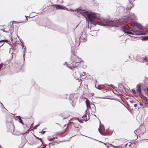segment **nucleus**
<instances>
[{"mask_svg":"<svg viewBox=\"0 0 148 148\" xmlns=\"http://www.w3.org/2000/svg\"><path fill=\"white\" fill-rule=\"evenodd\" d=\"M46 147V145H44L43 146V147H42V148H45Z\"/></svg>","mask_w":148,"mask_h":148,"instance_id":"obj_46","label":"nucleus"},{"mask_svg":"<svg viewBox=\"0 0 148 148\" xmlns=\"http://www.w3.org/2000/svg\"><path fill=\"white\" fill-rule=\"evenodd\" d=\"M1 107L2 108V109H3V111L5 112V111H8V110L4 107L3 104L1 102Z\"/></svg>","mask_w":148,"mask_h":148,"instance_id":"obj_22","label":"nucleus"},{"mask_svg":"<svg viewBox=\"0 0 148 148\" xmlns=\"http://www.w3.org/2000/svg\"><path fill=\"white\" fill-rule=\"evenodd\" d=\"M91 106H92V109H93V110H93V112H95V111H96L95 110V105L94 104H91Z\"/></svg>","mask_w":148,"mask_h":148,"instance_id":"obj_25","label":"nucleus"},{"mask_svg":"<svg viewBox=\"0 0 148 148\" xmlns=\"http://www.w3.org/2000/svg\"><path fill=\"white\" fill-rule=\"evenodd\" d=\"M33 125V123L31 125V127Z\"/></svg>","mask_w":148,"mask_h":148,"instance_id":"obj_53","label":"nucleus"},{"mask_svg":"<svg viewBox=\"0 0 148 148\" xmlns=\"http://www.w3.org/2000/svg\"><path fill=\"white\" fill-rule=\"evenodd\" d=\"M145 58L146 59V60H146L147 61H148V58L147 57H145Z\"/></svg>","mask_w":148,"mask_h":148,"instance_id":"obj_42","label":"nucleus"},{"mask_svg":"<svg viewBox=\"0 0 148 148\" xmlns=\"http://www.w3.org/2000/svg\"><path fill=\"white\" fill-rule=\"evenodd\" d=\"M13 54V51L11 53V55H12V56H13L12 54Z\"/></svg>","mask_w":148,"mask_h":148,"instance_id":"obj_57","label":"nucleus"},{"mask_svg":"<svg viewBox=\"0 0 148 148\" xmlns=\"http://www.w3.org/2000/svg\"><path fill=\"white\" fill-rule=\"evenodd\" d=\"M13 23L10 25V28L9 29H1V30L3 31L4 32L9 33L10 32L11 34L12 33L11 31L13 29Z\"/></svg>","mask_w":148,"mask_h":148,"instance_id":"obj_9","label":"nucleus"},{"mask_svg":"<svg viewBox=\"0 0 148 148\" xmlns=\"http://www.w3.org/2000/svg\"><path fill=\"white\" fill-rule=\"evenodd\" d=\"M141 59H142V60H146V59L145 58V57L144 58H141Z\"/></svg>","mask_w":148,"mask_h":148,"instance_id":"obj_43","label":"nucleus"},{"mask_svg":"<svg viewBox=\"0 0 148 148\" xmlns=\"http://www.w3.org/2000/svg\"><path fill=\"white\" fill-rule=\"evenodd\" d=\"M17 117H18V119L19 120H20V119H21V117L20 116H17Z\"/></svg>","mask_w":148,"mask_h":148,"instance_id":"obj_40","label":"nucleus"},{"mask_svg":"<svg viewBox=\"0 0 148 148\" xmlns=\"http://www.w3.org/2000/svg\"><path fill=\"white\" fill-rule=\"evenodd\" d=\"M69 11H72V12H77V13H80L82 14V10H80V9H76L75 10H72L71 9H70V10H66Z\"/></svg>","mask_w":148,"mask_h":148,"instance_id":"obj_14","label":"nucleus"},{"mask_svg":"<svg viewBox=\"0 0 148 148\" xmlns=\"http://www.w3.org/2000/svg\"><path fill=\"white\" fill-rule=\"evenodd\" d=\"M113 147L114 148H119V147L118 146H114Z\"/></svg>","mask_w":148,"mask_h":148,"instance_id":"obj_44","label":"nucleus"},{"mask_svg":"<svg viewBox=\"0 0 148 148\" xmlns=\"http://www.w3.org/2000/svg\"><path fill=\"white\" fill-rule=\"evenodd\" d=\"M29 144H31V145H33L34 144V143H29Z\"/></svg>","mask_w":148,"mask_h":148,"instance_id":"obj_54","label":"nucleus"},{"mask_svg":"<svg viewBox=\"0 0 148 148\" xmlns=\"http://www.w3.org/2000/svg\"><path fill=\"white\" fill-rule=\"evenodd\" d=\"M82 61V59L79 57H78L75 60V61L74 63H75V64L79 63L81 62Z\"/></svg>","mask_w":148,"mask_h":148,"instance_id":"obj_19","label":"nucleus"},{"mask_svg":"<svg viewBox=\"0 0 148 148\" xmlns=\"http://www.w3.org/2000/svg\"><path fill=\"white\" fill-rule=\"evenodd\" d=\"M45 131H42L41 132V133H42L43 134H44L45 133Z\"/></svg>","mask_w":148,"mask_h":148,"instance_id":"obj_45","label":"nucleus"},{"mask_svg":"<svg viewBox=\"0 0 148 148\" xmlns=\"http://www.w3.org/2000/svg\"><path fill=\"white\" fill-rule=\"evenodd\" d=\"M119 20L115 19L113 20H109L107 19L103 20V22L101 23V25L105 26L108 25L111 27L117 26L118 24H120Z\"/></svg>","mask_w":148,"mask_h":148,"instance_id":"obj_4","label":"nucleus"},{"mask_svg":"<svg viewBox=\"0 0 148 148\" xmlns=\"http://www.w3.org/2000/svg\"><path fill=\"white\" fill-rule=\"evenodd\" d=\"M122 30L125 33L131 35H143L142 33L135 31L134 28H131L127 25H125L122 27Z\"/></svg>","mask_w":148,"mask_h":148,"instance_id":"obj_3","label":"nucleus"},{"mask_svg":"<svg viewBox=\"0 0 148 148\" xmlns=\"http://www.w3.org/2000/svg\"><path fill=\"white\" fill-rule=\"evenodd\" d=\"M66 65L68 67L70 68L71 69H72L74 68L76 66V65H74L73 64L72 65H71L70 66L68 65L67 64Z\"/></svg>","mask_w":148,"mask_h":148,"instance_id":"obj_21","label":"nucleus"},{"mask_svg":"<svg viewBox=\"0 0 148 148\" xmlns=\"http://www.w3.org/2000/svg\"><path fill=\"white\" fill-rule=\"evenodd\" d=\"M54 143H49V146L51 147V145L53 146L54 145Z\"/></svg>","mask_w":148,"mask_h":148,"instance_id":"obj_36","label":"nucleus"},{"mask_svg":"<svg viewBox=\"0 0 148 148\" xmlns=\"http://www.w3.org/2000/svg\"><path fill=\"white\" fill-rule=\"evenodd\" d=\"M40 125V124H39L38 125H36L34 127H33V128L34 129H36L37 127H38V126H39Z\"/></svg>","mask_w":148,"mask_h":148,"instance_id":"obj_35","label":"nucleus"},{"mask_svg":"<svg viewBox=\"0 0 148 148\" xmlns=\"http://www.w3.org/2000/svg\"><path fill=\"white\" fill-rule=\"evenodd\" d=\"M22 67V65L21 64H19L18 66V69H19V70H21Z\"/></svg>","mask_w":148,"mask_h":148,"instance_id":"obj_31","label":"nucleus"},{"mask_svg":"<svg viewBox=\"0 0 148 148\" xmlns=\"http://www.w3.org/2000/svg\"><path fill=\"white\" fill-rule=\"evenodd\" d=\"M19 122L21 123L23 125H25L26 127H27V125L26 124H24L23 122V121L22 119H20L19 121Z\"/></svg>","mask_w":148,"mask_h":148,"instance_id":"obj_29","label":"nucleus"},{"mask_svg":"<svg viewBox=\"0 0 148 148\" xmlns=\"http://www.w3.org/2000/svg\"><path fill=\"white\" fill-rule=\"evenodd\" d=\"M52 138H53V140L55 138V137H52Z\"/></svg>","mask_w":148,"mask_h":148,"instance_id":"obj_52","label":"nucleus"},{"mask_svg":"<svg viewBox=\"0 0 148 148\" xmlns=\"http://www.w3.org/2000/svg\"><path fill=\"white\" fill-rule=\"evenodd\" d=\"M26 18V20L27 21V16H25Z\"/></svg>","mask_w":148,"mask_h":148,"instance_id":"obj_49","label":"nucleus"},{"mask_svg":"<svg viewBox=\"0 0 148 148\" xmlns=\"http://www.w3.org/2000/svg\"><path fill=\"white\" fill-rule=\"evenodd\" d=\"M35 13V12H32V13H31L30 14V15H29V16H28L29 17V18H32L33 17H34V16H35L36 15H32L34 13Z\"/></svg>","mask_w":148,"mask_h":148,"instance_id":"obj_28","label":"nucleus"},{"mask_svg":"<svg viewBox=\"0 0 148 148\" xmlns=\"http://www.w3.org/2000/svg\"><path fill=\"white\" fill-rule=\"evenodd\" d=\"M135 0H129L130 4L132 5V6H134V5L133 4V1H134Z\"/></svg>","mask_w":148,"mask_h":148,"instance_id":"obj_32","label":"nucleus"},{"mask_svg":"<svg viewBox=\"0 0 148 148\" xmlns=\"http://www.w3.org/2000/svg\"><path fill=\"white\" fill-rule=\"evenodd\" d=\"M54 6L56 7V8L57 10H68V9L66 8V7L63 6L62 5H54Z\"/></svg>","mask_w":148,"mask_h":148,"instance_id":"obj_10","label":"nucleus"},{"mask_svg":"<svg viewBox=\"0 0 148 148\" xmlns=\"http://www.w3.org/2000/svg\"><path fill=\"white\" fill-rule=\"evenodd\" d=\"M74 47L73 46H71V61L73 62V63H74L75 62V60L78 57L75 54V53L73 50Z\"/></svg>","mask_w":148,"mask_h":148,"instance_id":"obj_6","label":"nucleus"},{"mask_svg":"<svg viewBox=\"0 0 148 148\" xmlns=\"http://www.w3.org/2000/svg\"><path fill=\"white\" fill-rule=\"evenodd\" d=\"M29 130V129H28V130L27 131H26V132H25L24 133H27V131H28V130Z\"/></svg>","mask_w":148,"mask_h":148,"instance_id":"obj_59","label":"nucleus"},{"mask_svg":"<svg viewBox=\"0 0 148 148\" xmlns=\"http://www.w3.org/2000/svg\"><path fill=\"white\" fill-rule=\"evenodd\" d=\"M82 14L84 16L86 15L88 17L89 20L91 21L92 23L94 25L98 24L99 23V18L95 12L89 13L87 11H82Z\"/></svg>","mask_w":148,"mask_h":148,"instance_id":"obj_2","label":"nucleus"},{"mask_svg":"<svg viewBox=\"0 0 148 148\" xmlns=\"http://www.w3.org/2000/svg\"><path fill=\"white\" fill-rule=\"evenodd\" d=\"M37 148H42V147H38Z\"/></svg>","mask_w":148,"mask_h":148,"instance_id":"obj_64","label":"nucleus"},{"mask_svg":"<svg viewBox=\"0 0 148 148\" xmlns=\"http://www.w3.org/2000/svg\"><path fill=\"white\" fill-rule=\"evenodd\" d=\"M69 116V115H66V116H64V118H63V119H66Z\"/></svg>","mask_w":148,"mask_h":148,"instance_id":"obj_37","label":"nucleus"},{"mask_svg":"<svg viewBox=\"0 0 148 148\" xmlns=\"http://www.w3.org/2000/svg\"><path fill=\"white\" fill-rule=\"evenodd\" d=\"M3 42H6L7 43L9 44L10 45L11 44V42L10 41H8L7 40H1V47L4 44V43H2Z\"/></svg>","mask_w":148,"mask_h":148,"instance_id":"obj_16","label":"nucleus"},{"mask_svg":"<svg viewBox=\"0 0 148 148\" xmlns=\"http://www.w3.org/2000/svg\"><path fill=\"white\" fill-rule=\"evenodd\" d=\"M83 73L84 74H86L85 72H83Z\"/></svg>","mask_w":148,"mask_h":148,"instance_id":"obj_60","label":"nucleus"},{"mask_svg":"<svg viewBox=\"0 0 148 148\" xmlns=\"http://www.w3.org/2000/svg\"><path fill=\"white\" fill-rule=\"evenodd\" d=\"M24 55H25V54H23L24 61V60H25V59H24Z\"/></svg>","mask_w":148,"mask_h":148,"instance_id":"obj_51","label":"nucleus"},{"mask_svg":"<svg viewBox=\"0 0 148 148\" xmlns=\"http://www.w3.org/2000/svg\"><path fill=\"white\" fill-rule=\"evenodd\" d=\"M136 132H137V131L136 130H135L134 132V133H135V135H136V136H137V138L136 139H135V140H136V139H137V138H138V135H137V134L136 133Z\"/></svg>","mask_w":148,"mask_h":148,"instance_id":"obj_38","label":"nucleus"},{"mask_svg":"<svg viewBox=\"0 0 148 148\" xmlns=\"http://www.w3.org/2000/svg\"><path fill=\"white\" fill-rule=\"evenodd\" d=\"M114 93L116 95H117L119 96V93Z\"/></svg>","mask_w":148,"mask_h":148,"instance_id":"obj_48","label":"nucleus"},{"mask_svg":"<svg viewBox=\"0 0 148 148\" xmlns=\"http://www.w3.org/2000/svg\"><path fill=\"white\" fill-rule=\"evenodd\" d=\"M82 75L83 76V75H83V74H82V75H80L81 76Z\"/></svg>","mask_w":148,"mask_h":148,"instance_id":"obj_62","label":"nucleus"},{"mask_svg":"<svg viewBox=\"0 0 148 148\" xmlns=\"http://www.w3.org/2000/svg\"><path fill=\"white\" fill-rule=\"evenodd\" d=\"M133 7V6H127L125 9L123 7H120L117 8V11L119 12V14L123 17H130L132 19H135L136 18L135 15L134 14H130L129 12V10Z\"/></svg>","mask_w":148,"mask_h":148,"instance_id":"obj_1","label":"nucleus"},{"mask_svg":"<svg viewBox=\"0 0 148 148\" xmlns=\"http://www.w3.org/2000/svg\"><path fill=\"white\" fill-rule=\"evenodd\" d=\"M109 86H111L113 88H114V86L113 85L111 84L110 85H109Z\"/></svg>","mask_w":148,"mask_h":148,"instance_id":"obj_41","label":"nucleus"},{"mask_svg":"<svg viewBox=\"0 0 148 148\" xmlns=\"http://www.w3.org/2000/svg\"><path fill=\"white\" fill-rule=\"evenodd\" d=\"M19 22H17V21H13L12 22V23H13H13H19ZM11 22L10 23V25L11 24H12V23L11 24Z\"/></svg>","mask_w":148,"mask_h":148,"instance_id":"obj_39","label":"nucleus"},{"mask_svg":"<svg viewBox=\"0 0 148 148\" xmlns=\"http://www.w3.org/2000/svg\"><path fill=\"white\" fill-rule=\"evenodd\" d=\"M67 127L73 130H74L75 128H76L77 129V131H78L79 130V129H78V128H79V127H76L75 125V123L72 122L69 123L67 125Z\"/></svg>","mask_w":148,"mask_h":148,"instance_id":"obj_7","label":"nucleus"},{"mask_svg":"<svg viewBox=\"0 0 148 148\" xmlns=\"http://www.w3.org/2000/svg\"><path fill=\"white\" fill-rule=\"evenodd\" d=\"M141 100L143 103L148 105V99L145 96L142 95L141 96Z\"/></svg>","mask_w":148,"mask_h":148,"instance_id":"obj_11","label":"nucleus"},{"mask_svg":"<svg viewBox=\"0 0 148 148\" xmlns=\"http://www.w3.org/2000/svg\"><path fill=\"white\" fill-rule=\"evenodd\" d=\"M91 34L92 36H95L97 35V31H91Z\"/></svg>","mask_w":148,"mask_h":148,"instance_id":"obj_20","label":"nucleus"},{"mask_svg":"<svg viewBox=\"0 0 148 148\" xmlns=\"http://www.w3.org/2000/svg\"><path fill=\"white\" fill-rule=\"evenodd\" d=\"M147 90L148 91V87L147 88Z\"/></svg>","mask_w":148,"mask_h":148,"instance_id":"obj_63","label":"nucleus"},{"mask_svg":"<svg viewBox=\"0 0 148 148\" xmlns=\"http://www.w3.org/2000/svg\"><path fill=\"white\" fill-rule=\"evenodd\" d=\"M103 143L106 146V145H107L106 144L104 143Z\"/></svg>","mask_w":148,"mask_h":148,"instance_id":"obj_55","label":"nucleus"},{"mask_svg":"<svg viewBox=\"0 0 148 148\" xmlns=\"http://www.w3.org/2000/svg\"><path fill=\"white\" fill-rule=\"evenodd\" d=\"M132 92H133V94H135L136 93V92L134 89H132Z\"/></svg>","mask_w":148,"mask_h":148,"instance_id":"obj_33","label":"nucleus"},{"mask_svg":"<svg viewBox=\"0 0 148 148\" xmlns=\"http://www.w3.org/2000/svg\"><path fill=\"white\" fill-rule=\"evenodd\" d=\"M75 44L74 45V46L75 47H77L78 46L79 44L80 43L81 41H80V40L79 39H77V38L75 39Z\"/></svg>","mask_w":148,"mask_h":148,"instance_id":"obj_15","label":"nucleus"},{"mask_svg":"<svg viewBox=\"0 0 148 148\" xmlns=\"http://www.w3.org/2000/svg\"><path fill=\"white\" fill-rule=\"evenodd\" d=\"M25 50H26V47H25L24 48V51H25Z\"/></svg>","mask_w":148,"mask_h":148,"instance_id":"obj_56","label":"nucleus"},{"mask_svg":"<svg viewBox=\"0 0 148 148\" xmlns=\"http://www.w3.org/2000/svg\"><path fill=\"white\" fill-rule=\"evenodd\" d=\"M86 105L87 107H88L90 105V101L89 100L87 99H86Z\"/></svg>","mask_w":148,"mask_h":148,"instance_id":"obj_24","label":"nucleus"},{"mask_svg":"<svg viewBox=\"0 0 148 148\" xmlns=\"http://www.w3.org/2000/svg\"><path fill=\"white\" fill-rule=\"evenodd\" d=\"M99 98H103V99H105L106 98H103V97H99Z\"/></svg>","mask_w":148,"mask_h":148,"instance_id":"obj_50","label":"nucleus"},{"mask_svg":"<svg viewBox=\"0 0 148 148\" xmlns=\"http://www.w3.org/2000/svg\"><path fill=\"white\" fill-rule=\"evenodd\" d=\"M56 27V26L53 25H52V26L51 27H47L48 28L51 29L53 30H56V29L55 28V27Z\"/></svg>","mask_w":148,"mask_h":148,"instance_id":"obj_26","label":"nucleus"},{"mask_svg":"<svg viewBox=\"0 0 148 148\" xmlns=\"http://www.w3.org/2000/svg\"><path fill=\"white\" fill-rule=\"evenodd\" d=\"M136 90L138 92L139 95L140 97L142 95L141 90V85L140 84H138L137 85L136 87Z\"/></svg>","mask_w":148,"mask_h":148,"instance_id":"obj_13","label":"nucleus"},{"mask_svg":"<svg viewBox=\"0 0 148 148\" xmlns=\"http://www.w3.org/2000/svg\"><path fill=\"white\" fill-rule=\"evenodd\" d=\"M79 39L80 41L82 42H85L87 40L86 39V36L82 33V34H81V36L79 38Z\"/></svg>","mask_w":148,"mask_h":148,"instance_id":"obj_12","label":"nucleus"},{"mask_svg":"<svg viewBox=\"0 0 148 148\" xmlns=\"http://www.w3.org/2000/svg\"><path fill=\"white\" fill-rule=\"evenodd\" d=\"M24 47V45L22 44V47Z\"/></svg>","mask_w":148,"mask_h":148,"instance_id":"obj_61","label":"nucleus"},{"mask_svg":"<svg viewBox=\"0 0 148 148\" xmlns=\"http://www.w3.org/2000/svg\"><path fill=\"white\" fill-rule=\"evenodd\" d=\"M108 130H109L108 129H107L106 130V132L105 131V132H104V133H103V132H102L100 130V128H99L98 129V130H99V132L101 134H103L104 133H105V134H109Z\"/></svg>","mask_w":148,"mask_h":148,"instance_id":"obj_18","label":"nucleus"},{"mask_svg":"<svg viewBox=\"0 0 148 148\" xmlns=\"http://www.w3.org/2000/svg\"><path fill=\"white\" fill-rule=\"evenodd\" d=\"M29 130V129H28V130L27 131H26V132H25L24 133H27V131H28V130Z\"/></svg>","mask_w":148,"mask_h":148,"instance_id":"obj_58","label":"nucleus"},{"mask_svg":"<svg viewBox=\"0 0 148 148\" xmlns=\"http://www.w3.org/2000/svg\"><path fill=\"white\" fill-rule=\"evenodd\" d=\"M13 50H14L12 48H10L9 52H10V51H11V50H12V51H13Z\"/></svg>","mask_w":148,"mask_h":148,"instance_id":"obj_47","label":"nucleus"},{"mask_svg":"<svg viewBox=\"0 0 148 148\" xmlns=\"http://www.w3.org/2000/svg\"><path fill=\"white\" fill-rule=\"evenodd\" d=\"M131 24L133 27H136L139 29H142V26L140 23H138L137 22L135 21H132L131 22Z\"/></svg>","mask_w":148,"mask_h":148,"instance_id":"obj_8","label":"nucleus"},{"mask_svg":"<svg viewBox=\"0 0 148 148\" xmlns=\"http://www.w3.org/2000/svg\"><path fill=\"white\" fill-rule=\"evenodd\" d=\"M14 135H20L21 134H24V133H20L19 131H15L14 130L12 132Z\"/></svg>","mask_w":148,"mask_h":148,"instance_id":"obj_17","label":"nucleus"},{"mask_svg":"<svg viewBox=\"0 0 148 148\" xmlns=\"http://www.w3.org/2000/svg\"><path fill=\"white\" fill-rule=\"evenodd\" d=\"M35 136L36 138H37L38 139V140H40L41 142L42 143V144H41V145H42V139L41 138H39L38 137H36V136Z\"/></svg>","mask_w":148,"mask_h":148,"instance_id":"obj_34","label":"nucleus"},{"mask_svg":"<svg viewBox=\"0 0 148 148\" xmlns=\"http://www.w3.org/2000/svg\"><path fill=\"white\" fill-rule=\"evenodd\" d=\"M100 127H101V130L104 132H105V129L104 128V127L103 125L101 126L100 125Z\"/></svg>","mask_w":148,"mask_h":148,"instance_id":"obj_27","label":"nucleus"},{"mask_svg":"<svg viewBox=\"0 0 148 148\" xmlns=\"http://www.w3.org/2000/svg\"><path fill=\"white\" fill-rule=\"evenodd\" d=\"M142 40H148V36H143L142 38Z\"/></svg>","mask_w":148,"mask_h":148,"instance_id":"obj_23","label":"nucleus"},{"mask_svg":"<svg viewBox=\"0 0 148 148\" xmlns=\"http://www.w3.org/2000/svg\"><path fill=\"white\" fill-rule=\"evenodd\" d=\"M47 139L49 141H52L53 140V138H52V137H51L50 136H48Z\"/></svg>","mask_w":148,"mask_h":148,"instance_id":"obj_30","label":"nucleus"},{"mask_svg":"<svg viewBox=\"0 0 148 148\" xmlns=\"http://www.w3.org/2000/svg\"><path fill=\"white\" fill-rule=\"evenodd\" d=\"M7 127L8 129V131L9 132H12V131L14 129L15 127L14 124L11 122H9L7 123Z\"/></svg>","mask_w":148,"mask_h":148,"instance_id":"obj_5","label":"nucleus"}]
</instances>
